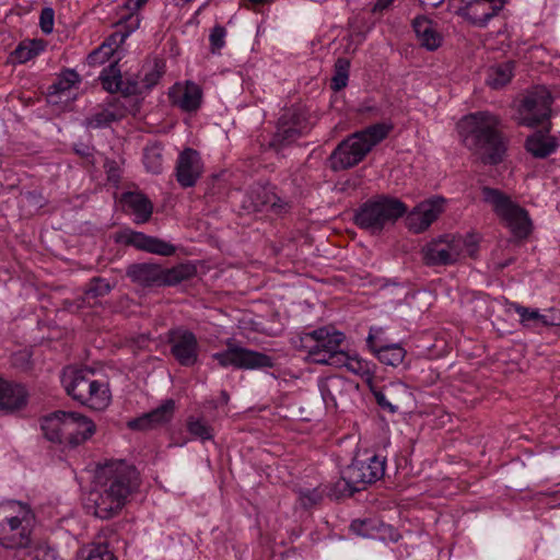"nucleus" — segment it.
<instances>
[{"mask_svg": "<svg viewBox=\"0 0 560 560\" xmlns=\"http://www.w3.org/2000/svg\"><path fill=\"white\" fill-rule=\"evenodd\" d=\"M100 489L91 493L94 515L101 520L116 516L140 487L137 468L124 460L112 462L97 471Z\"/></svg>", "mask_w": 560, "mask_h": 560, "instance_id": "nucleus-1", "label": "nucleus"}, {"mask_svg": "<svg viewBox=\"0 0 560 560\" xmlns=\"http://www.w3.org/2000/svg\"><path fill=\"white\" fill-rule=\"evenodd\" d=\"M500 118L487 110L464 116L457 122V131L463 144L470 151L481 153L487 165L500 164L508 149V141L501 129Z\"/></svg>", "mask_w": 560, "mask_h": 560, "instance_id": "nucleus-2", "label": "nucleus"}, {"mask_svg": "<svg viewBox=\"0 0 560 560\" xmlns=\"http://www.w3.org/2000/svg\"><path fill=\"white\" fill-rule=\"evenodd\" d=\"M407 206L397 198L380 195L363 202L354 212V224L371 235H378L387 224L407 213Z\"/></svg>", "mask_w": 560, "mask_h": 560, "instance_id": "nucleus-3", "label": "nucleus"}, {"mask_svg": "<svg viewBox=\"0 0 560 560\" xmlns=\"http://www.w3.org/2000/svg\"><path fill=\"white\" fill-rule=\"evenodd\" d=\"M197 275L196 266L188 261L162 268L159 264L137 262L127 267L126 276L143 288L175 287Z\"/></svg>", "mask_w": 560, "mask_h": 560, "instance_id": "nucleus-4", "label": "nucleus"}, {"mask_svg": "<svg viewBox=\"0 0 560 560\" xmlns=\"http://www.w3.org/2000/svg\"><path fill=\"white\" fill-rule=\"evenodd\" d=\"M61 382L67 394L73 400L91 409L102 410L106 408L110 401L108 386L95 380L92 371H67Z\"/></svg>", "mask_w": 560, "mask_h": 560, "instance_id": "nucleus-5", "label": "nucleus"}, {"mask_svg": "<svg viewBox=\"0 0 560 560\" xmlns=\"http://www.w3.org/2000/svg\"><path fill=\"white\" fill-rule=\"evenodd\" d=\"M481 192L483 201L492 206L495 214L505 222L515 237L526 238L529 235L532 221L524 208L497 188L483 186Z\"/></svg>", "mask_w": 560, "mask_h": 560, "instance_id": "nucleus-6", "label": "nucleus"}, {"mask_svg": "<svg viewBox=\"0 0 560 560\" xmlns=\"http://www.w3.org/2000/svg\"><path fill=\"white\" fill-rule=\"evenodd\" d=\"M303 340L306 342L304 348L313 362L330 366H338L342 362L340 346L345 340L343 332L331 326H324L305 334Z\"/></svg>", "mask_w": 560, "mask_h": 560, "instance_id": "nucleus-7", "label": "nucleus"}, {"mask_svg": "<svg viewBox=\"0 0 560 560\" xmlns=\"http://www.w3.org/2000/svg\"><path fill=\"white\" fill-rule=\"evenodd\" d=\"M225 345V350L214 352L211 355L221 368L226 369L232 366L237 370H260L275 366L272 357L241 347L233 338L226 339Z\"/></svg>", "mask_w": 560, "mask_h": 560, "instance_id": "nucleus-8", "label": "nucleus"}, {"mask_svg": "<svg viewBox=\"0 0 560 560\" xmlns=\"http://www.w3.org/2000/svg\"><path fill=\"white\" fill-rule=\"evenodd\" d=\"M310 130L311 124L307 115L299 108H290L279 117L269 147L280 151L307 135Z\"/></svg>", "mask_w": 560, "mask_h": 560, "instance_id": "nucleus-9", "label": "nucleus"}, {"mask_svg": "<svg viewBox=\"0 0 560 560\" xmlns=\"http://www.w3.org/2000/svg\"><path fill=\"white\" fill-rule=\"evenodd\" d=\"M552 97L544 86H536L528 91L520 104V125L535 128L549 120Z\"/></svg>", "mask_w": 560, "mask_h": 560, "instance_id": "nucleus-10", "label": "nucleus"}, {"mask_svg": "<svg viewBox=\"0 0 560 560\" xmlns=\"http://www.w3.org/2000/svg\"><path fill=\"white\" fill-rule=\"evenodd\" d=\"M370 152L364 140L355 132L342 140L328 158L329 167L334 172L354 167L364 160Z\"/></svg>", "mask_w": 560, "mask_h": 560, "instance_id": "nucleus-11", "label": "nucleus"}, {"mask_svg": "<svg viewBox=\"0 0 560 560\" xmlns=\"http://www.w3.org/2000/svg\"><path fill=\"white\" fill-rule=\"evenodd\" d=\"M460 237L445 235L428 243L423 249V261L427 266H447L455 264L462 255Z\"/></svg>", "mask_w": 560, "mask_h": 560, "instance_id": "nucleus-12", "label": "nucleus"}, {"mask_svg": "<svg viewBox=\"0 0 560 560\" xmlns=\"http://www.w3.org/2000/svg\"><path fill=\"white\" fill-rule=\"evenodd\" d=\"M167 343L171 354L179 365L190 368L198 362L199 342L192 331L182 327L170 329Z\"/></svg>", "mask_w": 560, "mask_h": 560, "instance_id": "nucleus-13", "label": "nucleus"}, {"mask_svg": "<svg viewBox=\"0 0 560 560\" xmlns=\"http://www.w3.org/2000/svg\"><path fill=\"white\" fill-rule=\"evenodd\" d=\"M386 459L378 455H372L366 458H353L352 463L346 468V476L352 483H357L360 490H364L383 478L385 475Z\"/></svg>", "mask_w": 560, "mask_h": 560, "instance_id": "nucleus-14", "label": "nucleus"}, {"mask_svg": "<svg viewBox=\"0 0 560 560\" xmlns=\"http://www.w3.org/2000/svg\"><path fill=\"white\" fill-rule=\"evenodd\" d=\"M28 511L23 517L11 516L0 522V545L4 548L16 549L18 552L31 544V517Z\"/></svg>", "mask_w": 560, "mask_h": 560, "instance_id": "nucleus-15", "label": "nucleus"}, {"mask_svg": "<svg viewBox=\"0 0 560 560\" xmlns=\"http://www.w3.org/2000/svg\"><path fill=\"white\" fill-rule=\"evenodd\" d=\"M203 174V162L200 153L191 148H185L176 160L175 178L182 188L194 187Z\"/></svg>", "mask_w": 560, "mask_h": 560, "instance_id": "nucleus-16", "label": "nucleus"}, {"mask_svg": "<svg viewBox=\"0 0 560 560\" xmlns=\"http://www.w3.org/2000/svg\"><path fill=\"white\" fill-rule=\"evenodd\" d=\"M175 409V400L172 398L166 399L155 409L129 420L127 425L129 429L137 431H148L160 428L172 421Z\"/></svg>", "mask_w": 560, "mask_h": 560, "instance_id": "nucleus-17", "label": "nucleus"}, {"mask_svg": "<svg viewBox=\"0 0 560 560\" xmlns=\"http://www.w3.org/2000/svg\"><path fill=\"white\" fill-rule=\"evenodd\" d=\"M65 429L66 445L75 448L93 436L96 425L90 418L81 413L67 411Z\"/></svg>", "mask_w": 560, "mask_h": 560, "instance_id": "nucleus-18", "label": "nucleus"}, {"mask_svg": "<svg viewBox=\"0 0 560 560\" xmlns=\"http://www.w3.org/2000/svg\"><path fill=\"white\" fill-rule=\"evenodd\" d=\"M100 80L104 90L109 93L120 92L124 96H131L142 93L139 82L135 79L122 80L118 61L110 62L101 72Z\"/></svg>", "mask_w": 560, "mask_h": 560, "instance_id": "nucleus-19", "label": "nucleus"}, {"mask_svg": "<svg viewBox=\"0 0 560 560\" xmlns=\"http://www.w3.org/2000/svg\"><path fill=\"white\" fill-rule=\"evenodd\" d=\"M28 392L24 385L0 377V410L5 413L20 411L27 406Z\"/></svg>", "mask_w": 560, "mask_h": 560, "instance_id": "nucleus-20", "label": "nucleus"}, {"mask_svg": "<svg viewBox=\"0 0 560 560\" xmlns=\"http://www.w3.org/2000/svg\"><path fill=\"white\" fill-rule=\"evenodd\" d=\"M550 130L551 122L548 121L547 127L527 136L524 148L533 158L547 159L558 150L559 141L556 137L550 136Z\"/></svg>", "mask_w": 560, "mask_h": 560, "instance_id": "nucleus-21", "label": "nucleus"}, {"mask_svg": "<svg viewBox=\"0 0 560 560\" xmlns=\"http://www.w3.org/2000/svg\"><path fill=\"white\" fill-rule=\"evenodd\" d=\"M125 243L139 250L165 257L172 256L176 252V247L172 243L142 232L129 231Z\"/></svg>", "mask_w": 560, "mask_h": 560, "instance_id": "nucleus-22", "label": "nucleus"}, {"mask_svg": "<svg viewBox=\"0 0 560 560\" xmlns=\"http://www.w3.org/2000/svg\"><path fill=\"white\" fill-rule=\"evenodd\" d=\"M120 203L125 211L135 215L137 224L147 223L153 213V203L140 191H125L120 196Z\"/></svg>", "mask_w": 560, "mask_h": 560, "instance_id": "nucleus-23", "label": "nucleus"}, {"mask_svg": "<svg viewBox=\"0 0 560 560\" xmlns=\"http://www.w3.org/2000/svg\"><path fill=\"white\" fill-rule=\"evenodd\" d=\"M411 25L421 47L429 51H434L442 45L443 37L436 30L434 22L428 16H416Z\"/></svg>", "mask_w": 560, "mask_h": 560, "instance_id": "nucleus-24", "label": "nucleus"}, {"mask_svg": "<svg viewBox=\"0 0 560 560\" xmlns=\"http://www.w3.org/2000/svg\"><path fill=\"white\" fill-rule=\"evenodd\" d=\"M502 11V3L492 7L483 0H469L463 8V16L474 26L486 27Z\"/></svg>", "mask_w": 560, "mask_h": 560, "instance_id": "nucleus-25", "label": "nucleus"}, {"mask_svg": "<svg viewBox=\"0 0 560 560\" xmlns=\"http://www.w3.org/2000/svg\"><path fill=\"white\" fill-rule=\"evenodd\" d=\"M170 97L183 112L192 113L201 106L202 90L198 84L187 81L184 89L172 91Z\"/></svg>", "mask_w": 560, "mask_h": 560, "instance_id": "nucleus-26", "label": "nucleus"}, {"mask_svg": "<svg viewBox=\"0 0 560 560\" xmlns=\"http://www.w3.org/2000/svg\"><path fill=\"white\" fill-rule=\"evenodd\" d=\"M66 416L67 411L57 410L40 419V429L47 441L55 444H66Z\"/></svg>", "mask_w": 560, "mask_h": 560, "instance_id": "nucleus-27", "label": "nucleus"}, {"mask_svg": "<svg viewBox=\"0 0 560 560\" xmlns=\"http://www.w3.org/2000/svg\"><path fill=\"white\" fill-rule=\"evenodd\" d=\"M351 384L343 377L330 376L319 384L322 398L327 409H337L338 400L342 399Z\"/></svg>", "mask_w": 560, "mask_h": 560, "instance_id": "nucleus-28", "label": "nucleus"}, {"mask_svg": "<svg viewBox=\"0 0 560 560\" xmlns=\"http://www.w3.org/2000/svg\"><path fill=\"white\" fill-rule=\"evenodd\" d=\"M366 346L376 355L380 362L386 365L398 366L402 363L406 357V350L400 345L394 343L378 346L371 332L366 338Z\"/></svg>", "mask_w": 560, "mask_h": 560, "instance_id": "nucleus-29", "label": "nucleus"}, {"mask_svg": "<svg viewBox=\"0 0 560 560\" xmlns=\"http://www.w3.org/2000/svg\"><path fill=\"white\" fill-rule=\"evenodd\" d=\"M114 285L102 277H93L86 283L83 295L73 301V305L79 310L85 306H92L91 300L106 296L112 292Z\"/></svg>", "mask_w": 560, "mask_h": 560, "instance_id": "nucleus-30", "label": "nucleus"}, {"mask_svg": "<svg viewBox=\"0 0 560 560\" xmlns=\"http://www.w3.org/2000/svg\"><path fill=\"white\" fill-rule=\"evenodd\" d=\"M399 389L402 390L404 394H407L406 387L400 384H390L382 389H373L372 393L376 404L383 410L388 411L389 413H396L399 411L401 406V401L397 396V390Z\"/></svg>", "mask_w": 560, "mask_h": 560, "instance_id": "nucleus-31", "label": "nucleus"}, {"mask_svg": "<svg viewBox=\"0 0 560 560\" xmlns=\"http://www.w3.org/2000/svg\"><path fill=\"white\" fill-rule=\"evenodd\" d=\"M20 560H63L55 547L47 541L28 544L23 550L19 551Z\"/></svg>", "mask_w": 560, "mask_h": 560, "instance_id": "nucleus-32", "label": "nucleus"}, {"mask_svg": "<svg viewBox=\"0 0 560 560\" xmlns=\"http://www.w3.org/2000/svg\"><path fill=\"white\" fill-rule=\"evenodd\" d=\"M45 49V44L42 39L23 40L10 54L9 61L11 63H25L35 58Z\"/></svg>", "mask_w": 560, "mask_h": 560, "instance_id": "nucleus-33", "label": "nucleus"}, {"mask_svg": "<svg viewBox=\"0 0 560 560\" xmlns=\"http://www.w3.org/2000/svg\"><path fill=\"white\" fill-rule=\"evenodd\" d=\"M514 69L515 61L513 60H508L491 67L488 72L487 83L493 89L503 88L511 81Z\"/></svg>", "mask_w": 560, "mask_h": 560, "instance_id": "nucleus-34", "label": "nucleus"}, {"mask_svg": "<svg viewBox=\"0 0 560 560\" xmlns=\"http://www.w3.org/2000/svg\"><path fill=\"white\" fill-rule=\"evenodd\" d=\"M393 128V124L377 122L355 133L359 135V138L364 140L365 145H368L371 151L373 147L387 138Z\"/></svg>", "mask_w": 560, "mask_h": 560, "instance_id": "nucleus-35", "label": "nucleus"}, {"mask_svg": "<svg viewBox=\"0 0 560 560\" xmlns=\"http://www.w3.org/2000/svg\"><path fill=\"white\" fill-rule=\"evenodd\" d=\"M342 361L337 368H347L348 371L361 377L371 378L374 371L371 368V363L366 360L359 358L358 355H351L348 352L342 351Z\"/></svg>", "mask_w": 560, "mask_h": 560, "instance_id": "nucleus-36", "label": "nucleus"}, {"mask_svg": "<svg viewBox=\"0 0 560 560\" xmlns=\"http://www.w3.org/2000/svg\"><path fill=\"white\" fill-rule=\"evenodd\" d=\"M80 82V75L73 69L63 70L57 80L48 86V95H60Z\"/></svg>", "mask_w": 560, "mask_h": 560, "instance_id": "nucleus-37", "label": "nucleus"}, {"mask_svg": "<svg viewBox=\"0 0 560 560\" xmlns=\"http://www.w3.org/2000/svg\"><path fill=\"white\" fill-rule=\"evenodd\" d=\"M443 198H438L421 202L417 206L421 217L423 218L422 228H429L438 219L440 213L443 211Z\"/></svg>", "mask_w": 560, "mask_h": 560, "instance_id": "nucleus-38", "label": "nucleus"}, {"mask_svg": "<svg viewBox=\"0 0 560 560\" xmlns=\"http://www.w3.org/2000/svg\"><path fill=\"white\" fill-rule=\"evenodd\" d=\"M335 74L331 79L330 88L338 92L347 86L349 79L350 60L338 58L334 66Z\"/></svg>", "mask_w": 560, "mask_h": 560, "instance_id": "nucleus-39", "label": "nucleus"}, {"mask_svg": "<svg viewBox=\"0 0 560 560\" xmlns=\"http://www.w3.org/2000/svg\"><path fill=\"white\" fill-rule=\"evenodd\" d=\"M121 115L109 109H103L85 118L84 125L88 128L97 129L107 127L110 122L119 120Z\"/></svg>", "mask_w": 560, "mask_h": 560, "instance_id": "nucleus-40", "label": "nucleus"}, {"mask_svg": "<svg viewBox=\"0 0 560 560\" xmlns=\"http://www.w3.org/2000/svg\"><path fill=\"white\" fill-rule=\"evenodd\" d=\"M187 431L201 441L212 440L213 429L202 419L189 417L187 419Z\"/></svg>", "mask_w": 560, "mask_h": 560, "instance_id": "nucleus-41", "label": "nucleus"}, {"mask_svg": "<svg viewBox=\"0 0 560 560\" xmlns=\"http://www.w3.org/2000/svg\"><path fill=\"white\" fill-rule=\"evenodd\" d=\"M361 491L357 483H352L346 476V469L342 471L341 478L332 486L329 495L339 500L341 498L352 497L355 492Z\"/></svg>", "mask_w": 560, "mask_h": 560, "instance_id": "nucleus-42", "label": "nucleus"}, {"mask_svg": "<svg viewBox=\"0 0 560 560\" xmlns=\"http://www.w3.org/2000/svg\"><path fill=\"white\" fill-rule=\"evenodd\" d=\"M377 527V520H353L350 524V530L361 537L375 539Z\"/></svg>", "mask_w": 560, "mask_h": 560, "instance_id": "nucleus-43", "label": "nucleus"}, {"mask_svg": "<svg viewBox=\"0 0 560 560\" xmlns=\"http://www.w3.org/2000/svg\"><path fill=\"white\" fill-rule=\"evenodd\" d=\"M127 21L132 22V25L128 31L115 32L112 35H109L103 43V45H108V49L113 50V52H115V49H117L126 40L129 34L139 25L138 15H133L132 13L127 18Z\"/></svg>", "mask_w": 560, "mask_h": 560, "instance_id": "nucleus-44", "label": "nucleus"}, {"mask_svg": "<svg viewBox=\"0 0 560 560\" xmlns=\"http://www.w3.org/2000/svg\"><path fill=\"white\" fill-rule=\"evenodd\" d=\"M515 312L521 318V324L525 327H533L536 324L542 325V314L538 310L515 305Z\"/></svg>", "mask_w": 560, "mask_h": 560, "instance_id": "nucleus-45", "label": "nucleus"}, {"mask_svg": "<svg viewBox=\"0 0 560 560\" xmlns=\"http://www.w3.org/2000/svg\"><path fill=\"white\" fill-rule=\"evenodd\" d=\"M261 192L265 194V196H266L265 202H267V205H269V208L276 214L287 213L291 209L290 202L282 199L273 191H271L269 189H262Z\"/></svg>", "mask_w": 560, "mask_h": 560, "instance_id": "nucleus-46", "label": "nucleus"}, {"mask_svg": "<svg viewBox=\"0 0 560 560\" xmlns=\"http://www.w3.org/2000/svg\"><path fill=\"white\" fill-rule=\"evenodd\" d=\"M226 30L222 25H215L212 27L209 42L210 50L212 54H218L225 45Z\"/></svg>", "mask_w": 560, "mask_h": 560, "instance_id": "nucleus-47", "label": "nucleus"}, {"mask_svg": "<svg viewBox=\"0 0 560 560\" xmlns=\"http://www.w3.org/2000/svg\"><path fill=\"white\" fill-rule=\"evenodd\" d=\"M400 538V533L394 526L377 521L375 539L397 542Z\"/></svg>", "mask_w": 560, "mask_h": 560, "instance_id": "nucleus-48", "label": "nucleus"}, {"mask_svg": "<svg viewBox=\"0 0 560 560\" xmlns=\"http://www.w3.org/2000/svg\"><path fill=\"white\" fill-rule=\"evenodd\" d=\"M113 50L108 49V45H101L88 55L86 61L90 66H101L113 56Z\"/></svg>", "mask_w": 560, "mask_h": 560, "instance_id": "nucleus-49", "label": "nucleus"}, {"mask_svg": "<svg viewBox=\"0 0 560 560\" xmlns=\"http://www.w3.org/2000/svg\"><path fill=\"white\" fill-rule=\"evenodd\" d=\"M84 560H116V557L109 550L107 545L98 544L92 546L88 550V555Z\"/></svg>", "mask_w": 560, "mask_h": 560, "instance_id": "nucleus-50", "label": "nucleus"}, {"mask_svg": "<svg viewBox=\"0 0 560 560\" xmlns=\"http://www.w3.org/2000/svg\"><path fill=\"white\" fill-rule=\"evenodd\" d=\"M301 504L305 509H311L323 500V494L316 488L301 489L299 491Z\"/></svg>", "mask_w": 560, "mask_h": 560, "instance_id": "nucleus-51", "label": "nucleus"}, {"mask_svg": "<svg viewBox=\"0 0 560 560\" xmlns=\"http://www.w3.org/2000/svg\"><path fill=\"white\" fill-rule=\"evenodd\" d=\"M144 165L147 170L153 174H159L162 171V156L155 150H145Z\"/></svg>", "mask_w": 560, "mask_h": 560, "instance_id": "nucleus-52", "label": "nucleus"}, {"mask_svg": "<svg viewBox=\"0 0 560 560\" xmlns=\"http://www.w3.org/2000/svg\"><path fill=\"white\" fill-rule=\"evenodd\" d=\"M55 12L51 8H44L39 15L40 30L45 34H50L54 28Z\"/></svg>", "mask_w": 560, "mask_h": 560, "instance_id": "nucleus-53", "label": "nucleus"}, {"mask_svg": "<svg viewBox=\"0 0 560 560\" xmlns=\"http://www.w3.org/2000/svg\"><path fill=\"white\" fill-rule=\"evenodd\" d=\"M423 218L421 217L420 211L416 207L408 215H407V225L410 231L415 233H421L428 228H422Z\"/></svg>", "mask_w": 560, "mask_h": 560, "instance_id": "nucleus-54", "label": "nucleus"}, {"mask_svg": "<svg viewBox=\"0 0 560 560\" xmlns=\"http://www.w3.org/2000/svg\"><path fill=\"white\" fill-rule=\"evenodd\" d=\"M542 326L560 327V311L551 308L548 313L542 314Z\"/></svg>", "mask_w": 560, "mask_h": 560, "instance_id": "nucleus-55", "label": "nucleus"}, {"mask_svg": "<svg viewBox=\"0 0 560 560\" xmlns=\"http://www.w3.org/2000/svg\"><path fill=\"white\" fill-rule=\"evenodd\" d=\"M12 362L14 366L27 370L31 366V355L27 352L14 353Z\"/></svg>", "mask_w": 560, "mask_h": 560, "instance_id": "nucleus-56", "label": "nucleus"}, {"mask_svg": "<svg viewBox=\"0 0 560 560\" xmlns=\"http://www.w3.org/2000/svg\"><path fill=\"white\" fill-rule=\"evenodd\" d=\"M161 77L162 72L155 67L154 69L144 74L142 82L147 89H151L159 82Z\"/></svg>", "mask_w": 560, "mask_h": 560, "instance_id": "nucleus-57", "label": "nucleus"}, {"mask_svg": "<svg viewBox=\"0 0 560 560\" xmlns=\"http://www.w3.org/2000/svg\"><path fill=\"white\" fill-rule=\"evenodd\" d=\"M151 340L150 335L140 334L135 337H131L128 342L133 349H143L147 347L148 342Z\"/></svg>", "mask_w": 560, "mask_h": 560, "instance_id": "nucleus-58", "label": "nucleus"}, {"mask_svg": "<svg viewBox=\"0 0 560 560\" xmlns=\"http://www.w3.org/2000/svg\"><path fill=\"white\" fill-rule=\"evenodd\" d=\"M262 189H266V188L262 187V188H259L254 191V195L256 196V199H254V207H255V210H257V211H260L264 208H269V205H267V202H265L266 196H265V194L261 192Z\"/></svg>", "mask_w": 560, "mask_h": 560, "instance_id": "nucleus-59", "label": "nucleus"}, {"mask_svg": "<svg viewBox=\"0 0 560 560\" xmlns=\"http://www.w3.org/2000/svg\"><path fill=\"white\" fill-rule=\"evenodd\" d=\"M148 0H127L125 5L128 10L137 11L147 3Z\"/></svg>", "mask_w": 560, "mask_h": 560, "instance_id": "nucleus-60", "label": "nucleus"}, {"mask_svg": "<svg viewBox=\"0 0 560 560\" xmlns=\"http://www.w3.org/2000/svg\"><path fill=\"white\" fill-rule=\"evenodd\" d=\"M394 0H377L373 7V12L383 11L387 9Z\"/></svg>", "mask_w": 560, "mask_h": 560, "instance_id": "nucleus-61", "label": "nucleus"}, {"mask_svg": "<svg viewBox=\"0 0 560 560\" xmlns=\"http://www.w3.org/2000/svg\"><path fill=\"white\" fill-rule=\"evenodd\" d=\"M74 151L78 155H80L82 158H89L92 155L91 149L85 144H80V145L75 147Z\"/></svg>", "mask_w": 560, "mask_h": 560, "instance_id": "nucleus-62", "label": "nucleus"}, {"mask_svg": "<svg viewBox=\"0 0 560 560\" xmlns=\"http://www.w3.org/2000/svg\"><path fill=\"white\" fill-rule=\"evenodd\" d=\"M483 1L491 4L492 7H495L498 4L500 5V3H502V9L508 3V0H483Z\"/></svg>", "mask_w": 560, "mask_h": 560, "instance_id": "nucleus-63", "label": "nucleus"}, {"mask_svg": "<svg viewBox=\"0 0 560 560\" xmlns=\"http://www.w3.org/2000/svg\"><path fill=\"white\" fill-rule=\"evenodd\" d=\"M250 3L255 5H262L272 2L273 0H248Z\"/></svg>", "mask_w": 560, "mask_h": 560, "instance_id": "nucleus-64", "label": "nucleus"}]
</instances>
